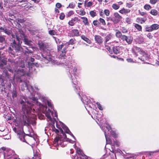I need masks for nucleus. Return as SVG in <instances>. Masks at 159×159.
I'll list each match as a JSON object with an SVG mask.
<instances>
[{
  "instance_id": "1",
  "label": "nucleus",
  "mask_w": 159,
  "mask_h": 159,
  "mask_svg": "<svg viewBox=\"0 0 159 159\" xmlns=\"http://www.w3.org/2000/svg\"><path fill=\"white\" fill-rule=\"evenodd\" d=\"M18 32L16 34V39H14L13 42L11 43V47H9L8 48L9 52L12 53L11 51L14 50L16 52H23L25 54L27 55V54L31 53L32 52L27 49L26 48V50H24L20 46V44L22 43L21 40H22L24 43L26 45L30 46L31 43L32 41L29 40L25 35L23 32L21 30H18Z\"/></svg>"
},
{
  "instance_id": "2",
  "label": "nucleus",
  "mask_w": 159,
  "mask_h": 159,
  "mask_svg": "<svg viewBox=\"0 0 159 159\" xmlns=\"http://www.w3.org/2000/svg\"><path fill=\"white\" fill-rule=\"evenodd\" d=\"M20 103L22 105V110L23 111L24 115H23L22 120L23 121L25 125L29 124L30 123V119L28 118L25 114L29 113L31 109L33 104L28 102H26L25 98H23L20 101Z\"/></svg>"
},
{
  "instance_id": "3",
  "label": "nucleus",
  "mask_w": 159,
  "mask_h": 159,
  "mask_svg": "<svg viewBox=\"0 0 159 159\" xmlns=\"http://www.w3.org/2000/svg\"><path fill=\"white\" fill-rule=\"evenodd\" d=\"M50 47L48 43L45 41L40 43V50H43L41 52V55L43 57L42 59L46 63H48L51 60L49 56V53L47 51L50 50L51 48Z\"/></svg>"
},
{
  "instance_id": "4",
  "label": "nucleus",
  "mask_w": 159,
  "mask_h": 159,
  "mask_svg": "<svg viewBox=\"0 0 159 159\" xmlns=\"http://www.w3.org/2000/svg\"><path fill=\"white\" fill-rule=\"evenodd\" d=\"M41 100L43 102V104L40 103V111L41 110L42 112L45 115L47 118L51 121H52V119L51 115L52 114L53 112L51 111L49 108H47V103L48 100L45 97H43Z\"/></svg>"
},
{
  "instance_id": "5",
  "label": "nucleus",
  "mask_w": 159,
  "mask_h": 159,
  "mask_svg": "<svg viewBox=\"0 0 159 159\" xmlns=\"http://www.w3.org/2000/svg\"><path fill=\"white\" fill-rule=\"evenodd\" d=\"M57 127L60 130L61 132V133L62 134L63 137H64V139L66 138V136L65 133L64 132L63 130L61 128L58 127L57 125ZM64 139L63 138L61 137L60 135L58 137H56V138L54 139V143L56 144H59L61 146H64V143L63 142V140Z\"/></svg>"
},
{
  "instance_id": "6",
  "label": "nucleus",
  "mask_w": 159,
  "mask_h": 159,
  "mask_svg": "<svg viewBox=\"0 0 159 159\" xmlns=\"http://www.w3.org/2000/svg\"><path fill=\"white\" fill-rule=\"evenodd\" d=\"M76 152V156H75L73 159H90V158L85 155L80 148H77Z\"/></svg>"
},
{
  "instance_id": "7",
  "label": "nucleus",
  "mask_w": 159,
  "mask_h": 159,
  "mask_svg": "<svg viewBox=\"0 0 159 159\" xmlns=\"http://www.w3.org/2000/svg\"><path fill=\"white\" fill-rule=\"evenodd\" d=\"M13 130L15 133H17L18 137L21 141L27 143L25 134L22 130H19L17 131L16 127L14 128Z\"/></svg>"
},
{
  "instance_id": "8",
  "label": "nucleus",
  "mask_w": 159,
  "mask_h": 159,
  "mask_svg": "<svg viewBox=\"0 0 159 159\" xmlns=\"http://www.w3.org/2000/svg\"><path fill=\"white\" fill-rule=\"evenodd\" d=\"M159 28V25L157 24H154L150 26L146 25L145 30L147 32H152L153 30H158Z\"/></svg>"
},
{
  "instance_id": "9",
  "label": "nucleus",
  "mask_w": 159,
  "mask_h": 159,
  "mask_svg": "<svg viewBox=\"0 0 159 159\" xmlns=\"http://www.w3.org/2000/svg\"><path fill=\"white\" fill-rule=\"evenodd\" d=\"M133 38L130 36H126L123 35L121 40L123 41H125L128 44H131L133 41Z\"/></svg>"
},
{
  "instance_id": "10",
  "label": "nucleus",
  "mask_w": 159,
  "mask_h": 159,
  "mask_svg": "<svg viewBox=\"0 0 159 159\" xmlns=\"http://www.w3.org/2000/svg\"><path fill=\"white\" fill-rule=\"evenodd\" d=\"M7 63V59L4 57L0 56V68L4 70V66Z\"/></svg>"
},
{
  "instance_id": "11",
  "label": "nucleus",
  "mask_w": 159,
  "mask_h": 159,
  "mask_svg": "<svg viewBox=\"0 0 159 159\" xmlns=\"http://www.w3.org/2000/svg\"><path fill=\"white\" fill-rule=\"evenodd\" d=\"M114 15L113 19L114 20H113V23L114 24H116L121 20L122 17L117 12L114 13Z\"/></svg>"
},
{
  "instance_id": "12",
  "label": "nucleus",
  "mask_w": 159,
  "mask_h": 159,
  "mask_svg": "<svg viewBox=\"0 0 159 159\" xmlns=\"http://www.w3.org/2000/svg\"><path fill=\"white\" fill-rule=\"evenodd\" d=\"M122 47L119 46H113L112 47L113 52L115 54H120L122 50Z\"/></svg>"
},
{
  "instance_id": "13",
  "label": "nucleus",
  "mask_w": 159,
  "mask_h": 159,
  "mask_svg": "<svg viewBox=\"0 0 159 159\" xmlns=\"http://www.w3.org/2000/svg\"><path fill=\"white\" fill-rule=\"evenodd\" d=\"M3 32L8 35H11L13 42L14 39H16V34L17 33V32H18L17 31H16V32L15 33V35L12 34L11 31L7 28H5V29H3Z\"/></svg>"
},
{
  "instance_id": "14",
  "label": "nucleus",
  "mask_w": 159,
  "mask_h": 159,
  "mask_svg": "<svg viewBox=\"0 0 159 159\" xmlns=\"http://www.w3.org/2000/svg\"><path fill=\"white\" fill-rule=\"evenodd\" d=\"M77 82H76L75 83H73L72 85L73 90L75 93H77L80 97L81 96L80 94V89L79 87L77 86Z\"/></svg>"
},
{
  "instance_id": "15",
  "label": "nucleus",
  "mask_w": 159,
  "mask_h": 159,
  "mask_svg": "<svg viewBox=\"0 0 159 159\" xmlns=\"http://www.w3.org/2000/svg\"><path fill=\"white\" fill-rule=\"evenodd\" d=\"M69 34L71 37L78 36L80 35V32L78 30L73 29L70 31Z\"/></svg>"
},
{
  "instance_id": "16",
  "label": "nucleus",
  "mask_w": 159,
  "mask_h": 159,
  "mask_svg": "<svg viewBox=\"0 0 159 159\" xmlns=\"http://www.w3.org/2000/svg\"><path fill=\"white\" fill-rule=\"evenodd\" d=\"M114 38V36L111 33H110L108 34L104 38L105 41L104 42V44H107V42L110 40H113Z\"/></svg>"
},
{
  "instance_id": "17",
  "label": "nucleus",
  "mask_w": 159,
  "mask_h": 159,
  "mask_svg": "<svg viewBox=\"0 0 159 159\" xmlns=\"http://www.w3.org/2000/svg\"><path fill=\"white\" fill-rule=\"evenodd\" d=\"M94 39L96 42L98 44H101L103 43V38L100 35H95L94 36Z\"/></svg>"
},
{
  "instance_id": "18",
  "label": "nucleus",
  "mask_w": 159,
  "mask_h": 159,
  "mask_svg": "<svg viewBox=\"0 0 159 159\" xmlns=\"http://www.w3.org/2000/svg\"><path fill=\"white\" fill-rule=\"evenodd\" d=\"M147 20V18L144 17L141 18L140 17H137L136 19V21L138 23H140L141 24L144 23Z\"/></svg>"
},
{
  "instance_id": "19",
  "label": "nucleus",
  "mask_w": 159,
  "mask_h": 159,
  "mask_svg": "<svg viewBox=\"0 0 159 159\" xmlns=\"http://www.w3.org/2000/svg\"><path fill=\"white\" fill-rule=\"evenodd\" d=\"M115 31L116 32L115 36L116 37L121 39V38H122L123 37V35L122 34V32L117 29H116Z\"/></svg>"
},
{
  "instance_id": "20",
  "label": "nucleus",
  "mask_w": 159,
  "mask_h": 159,
  "mask_svg": "<svg viewBox=\"0 0 159 159\" xmlns=\"http://www.w3.org/2000/svg\"><path fill=\"white\" fill-rule=\"evenodd\" d=\"M88 1V0H85L84 3V7L86 8L90 7L93 4V2H92L89 1L87 2Z\"/></svg>"
},
{
  "instance_id": "21",
  "label": "nucleus",
  "mask_w": 159,
  "mask_h": 159,
  "mask_svg": "<svg viewBox=\"0 0 159 159\" xmlns=\"http://www.w3.org/2000/svg\"><path fill=\"white\" fill-rule=\"evenodd\" d=\"M81 19L83 20V22L84 25L89 26V25L88 18L85 17H82Z\"/></svg>"
},
{
  "instance_id": "22",
  "label": "nucleus",
  "mask_w": 159,
  "mask_h": 159,
  "mask_svg": "<svg viewBox=\"0 0 159 159\" xmlns=\"http://www.w3.org/2000/svg\"><path fill=\"white\" fill-rule=\"evenodd\" d=\"M24 84L25 87L29 90L30 92L31 93L33 91L34 89L32 86L29 85L26 82H25Z\"/></svg>"
},
{
  "instance_id": "23",
  "label": "nucleus",
  "mask_w": 159,
  "mask_h": 159,
  "mask_svg": "<svg viewBox=\"0 0 159 159\" xmlns=\"http://www.w3.org/2000/svg\"><path fill=\"white\" fill-rule=\"evenodd\" d=\"M63 128L66 133L69 134H70L72 135V136L73 137H74L73 135L71 133V132L70 131L67 127L66 126H64V127H63Z\"/></svg>"
},
{
  "instance_id": "24",
  "label": "nucleus",
  "mask_w": 159,
  "mask_h": 159,
  "mask_svg": "<svg viewBox=\"0 0 159 159\" xmlns=\"http://www.w3.org/2000/svg\"><path fill=\"white\" fill-rule=\"evenodd\" d=\"M134 27L139 31H142V26L138 24H135L134 25Z\"/></svg>"
},
{
  "instance_id": "25",
  "label": "nucleus",
  "mask_w": 159,
  "mask_h": 159,
  "mask_svg": "<svg viewBox=\"0 0 159 159\" xmlns=\"http://www.w3.org/2000/svg\"><path fill=\"white\" fill-rule=\"evenodd\" d=\"M66 47L65 48H64L63 49L62 51L61 52V54L60 56L61 57H62L64 59L66 57Z\"/></svg>"
},
{
  "instance_id": "26",
  "label": "nucleus",
  "mask_w": 159,
  "mask_h": 159,
  "mask_svg": "<svg viewBox=\"0 0 159 159\" xmlns=\"http://www.w3.org/2000/svg\"><path fill=\"white\" fill-rule=\"evenodd\" d=\"M130 11L123 8L122 9L120 10L119 12L121 14L128 13L130 12Z\"/></svg>"
},
{
  "instance_id": "27",
  "label": "nucleus",
  "mask_w": 159,
  "mask_h": 159,
  "mask_svg": "<svg viewBox=\"0 0 159 159\" xmlns=\"http://www.w3.org/2000/svg\"><path fill=\"white\" fill-rule=\"evenodd\" d=\"M105 136L106 137V140L107 143L111 145H112L113 144H112V140H111L110 138L108 137H107V135L106 134H105Z\"/></svg>"
},
{
  "instance_id": "28",
  "label": "nucleus",
  "mask_w": 159,
  "mask_h": 159,
  "mask_svg": "<svg viewBox=\"0 0 159 159\" xmlns=\"http://www.w3.org/2000/svg\"><path fill=\"white\" fill-rule=\"evenodd\" d=\"M150 13L152 15L156 16L158 14V11L156 9H152L151 10Z\"/></svg>"
},
{
  "instance_id": "29",
  "label": "nucleus",
  "mask_w": 159,
  "mask_h": 159,
  "mask_svg": "<svg viewBox=\"0 0 159 159\" xmlns=\"http://www.w3.org/2000/svg\"><path fill=\"white\" fill-rule=\"evenodd\" d=\"M93 25L97 27L101 25L100 22L97 20H95L93 21Z\"/></svg>"
},
{
  "instance_id": "30",
  "label": "nucleus",
  "mask_w": 159,
  "mask_h": 159,
  "mask_svg": "<svg viewBox=\"0 0 159 159\" xmlns=\"http://www.w3.org/2000/svg\"><path fill=\"white\" fill-rule=\"evenodd\" d=\"M81 38L83 40L88 43H90V40L87 37H86L84 35H82L81 36Z\"/></svg>"
},
{
  "instance_id": "31",
  "label": "nucleus",
  "mask_w": 159,
  "mask_h": 159,
  "mask_svg": "<svg viewBox=\"0 0 159 159\" xmlns=\"http://www.w3.org/2000/svg\"><path fill=\"white\" fill-rule=\"evenodd\" d=\"M27 135H28L31 137V140L35 141V140L34 139V134L33 133H30L29 134H27Z\"/></svg>"
},
{
  "instance_id": "32",
  "label": "nucleus",
  "mask_w": 159,
  "mask_h": 159,
  "mask_svg": "<svg viewBox=\"0 0 159 159\" xmlns=\"http://www.w3.org/2000/svg\"><path fill=\"white\" fill-rule=\"evenodd\" d=\"M106 48L108 50L110 54H112V49H111V47L107 45V44H104Z\"/></svg>"
},
{
  "instance_id": "33",
  "label": "nucleus",
  "mask_w": 159,
  "mask_h": 159,
  "mask_svg": "<svg viewBox=\"0 0 159 159\" xmlns=\"http://www.w3.org/2000/svg\"><path fill=\"white\" fill-rule=\"evenodd\" d=\"M99 21L101 25H106V23L105 20L103 19L100 18L99 19Z\"/></svg>"
},
{
  "instance_id": "34",
  "label": "nucleus",
  "mask_w": 159,
  "mask_h": 159,
  "mask_svg": "<svg viewBox=\"0 0 159 159\" xmlns=\"http://www.w3.org/2000/svg\"><path fill=\"white\" fill-rule=\"evenodd\" d=\"M75 23L76 22H75L74 20L73 19L69 21L68 23V24L69 25L71 26H73L74 25Z\"/></svg>"
},
{
  "instance_id": "35",
  "label": "nucleus",
  "mask_w": 159,
  "mask_h": 159,
  "mask_svg": "<svg viewBox=\"0 0 159 159\" xmlns=\"http://www.w3.org/2000/svg\"><path fill=\"white\" fill-rule=\"evenodd\" d=\"M89 13L90 15L92 17H94L96 16V12L94 11H91Z\"/></svg>"
},
{
  "instance_id": "36",
  "label": "nucleus",
  "mask_w": 159,
  "mask_h": 159,
  "mask_svg": "<svg viewBox=\"0 0 159 159\" xmlns=\"http://www.w3.org/2000/svg\"><path fill=\"white\" fill-rule=\"evenodd\" d=\"M111 145V148L110 149V151L112 152L113 153H115V152L116 151L115 147L114 145L113 144Z\"/></svg>"
},
{
  "instance_id": "37",
  "label": "nucleus",
  "mask_w": 159,
  "mask_h": 159,
  "mask_svg": "<svg viewBox=\"0 0 159 159\" xmlns=\"http://www.w3.org/2000/svg\"><path fill=\"white\" fill-rule=\"evenodd\" d=\"M113 141L114 144L116 145L117 147H119L120 146V143L118 140L115 139Z\"/></svg>"
},
{
  "instance_id": "38",
  "label": "nucleus",
  "mask_w": 159,
  "mask_h": 159,
  "mask_svg": "<svg viewBox=\"0 0 159 159\" xmlns=\"http://www.w3.org/2000/svg\"><path fill=\"white\" fill-rule=\"evenodd\" d=\"M139 12L140 15L141 16H144V17L147 18L146 17L147 16V14L146 13L144 12L141 11L140 10H139Z\"/></svg>"
},
{
  "instance_id": "39",
  "label": "nucleus",
  "mask_w": 159,
  "mask_h": 159,
  "mask_svg": "<svg viewBox=\"0 0 159 159\" xmlns=\"http://www.w3.org/2000/svg\"><path fill=\"white\" fill-rule=\"evenodd\" d=\"M113 9L115 10H117L120 8V6L116 4H113L112 6Z\"/></svg>"
},
{
  "instance_id": "40",
  "label": "nucleus",
  "mask_w": 159,
  "mask_h": 159,
  "mask_svg": "<svg viewBox=\"0 0 159 159\" xmlns=\"http://www.w3.org/2000/svg\"><path fill=\"white\" fill-rule=\"evenodd\" d=\"M49 34L51 35H57V32L54 30H49L48 31Z\"/></svg>"
},
{
  "instance_id": "41",
  "label": "nucleus",
  "mask_w": 159,
  "mask_h": 159,
  "mask_svg": "<svg viewBox=\"0 0 159 159\" xmlns=\"http://www.w3.org/2000/svg\"><path fill=\"white\" fill-rule=\"evenodd\" d=\"M151 8V7L149 5L145 4L144 6V8L147 10H148Z\"/></svg>"
},
{
  "instance_id": "42",
  "label": "nucleus",
  "mask_w": 159,
  "mask_h": 159,
  "mask_svg": "<svg viewBox=\"0 0 159 159\" xmlns=\"http://www.w3.org/2000/svg\"><path fill=\"white\" fill-rule=\"evenodd\" d=\"M75 39H71L68 42V44L69 45L71 44L73 45L75 44Z\"/></svg>"
},
{
  "instance_id": "43",
  "label": "nucleus",
  "mask_w": 159,
  "mask_h": 159,
  "mask_svg": "<svg viewBox=\"0 0 159 159\" xmlns=\"http://www.w3.org/2000/svg\"><path fill=\"white\" fill-rule=\"evenodd\" d=\"M75 6V4L74 3H73V2H72L70 3L69 6L68 7L71 8H74Z\"/></svg>"
},
{
  "instance_id": "44",
  "label": "nucleus",
  "mask_w": 159,
  "mask_h": 159,
  "mask_svg": "<svg viewBox=\"0 0 159 159\" xmlns=\"http://www.w3.org/2000/svg\"><path fill=\"white\" fill-rule=\"evenodd\" d=\"M121 32L123 34L126 33L128 32V30L125 27H122Z\"/></svg>"
},
{
  "instance_id": "45",
  "label": "nucleus",
  "mask_w": 159,
  "mask_h": 159,
  "mask_svg": "<svg viewBox=\"0 0 159 159\" xmlns=\"http://www.w3.org/2000/svg\"><path fill=\"white\" fill-rule=\"evenodd\" d=\"M96 104H97V107L99 110H103V108L102 107L99 102H97L96 103Z\"/></svg>"
},
{
  "instance_id": "46",
  "label": "nucleus",
  "mask_w": 159,
  "mask_h": 159,
  "mask_svg": "<svg viewBox=\"0 0 159 159\" xmlns=\"http://www.w3.org/2000/svg\"><path fill=\"white\" fill-rule=\"evenodd\" d=\"M104 13L105 14L106 16H108L110 13V11L108 9H105L104 11Z\"/></svg>"
},
{
  "instance_id": "47",
  "label": "nucleus",
  "mask_w": 159,
  "mask_h": 159,
  "mask_svg": "<svg viewBox=\"0 0 159 159\" xmlns=\"http://www.w3.org/2000/svg\"><path fill=\"white\" fill-rule=\"evenodd\" d=\"M65 15L63 13H61L59 16V18L60 20H63L65 18Z\"/></svg>"
},
{
  "instance_id": "48",
  "label": "nucleus",
  "mask_w": 159,
  "mask_h": 159,
  "mask_svg": "<svg viewBox=\"0 0 159 159\" xmlns=\"http://www.w3.org/2000/svg\"><path fill=\"white\" fill-rule=\"evenodd\" d=\"M140 54L142 55L143 57L144 56H147V54L142 49L141 50L140 52H139Z\"/></svg>"
},
{
  "instance_id": "49",
  "label": "nucleus",
  "mask_w": 159,
  "mask_h": 159,
  "mask_svg": "<svg viewBox=\"0 0 159 159\" xmlns=\"http://www.w3.org/2000/svg\"><path fill=\"white\" fill-rule=\"evenodd\" d=\"M74 13V11H70L68 12L66 14V16L68 17L70 16H71L73 15Z\"/></svg>"
},
{
  "instance_id": "50",
  "label": "nucleus",
  "mask_w": 159,
  "mask_h": 159,
  "mask_svg": "<svg viewBox=\"0 0 159 159\" xmlns=\"http://www.w3.org/2000/svg\"><path fill=\"white\" fill-rule=\"evenodd\" d=\"M17 97V93L16 91L13 90L12 92V97L14 98V97Z\"/></svg>"
},
{
  "instance_id": "51",
  "label": "nucleus",
  "mask_w": 159,
  "mask_h": 159,
  "mask_svg": "<svg viewBox=\"0 0 159 159\" xmlns=\"http://www.w3.org/2000/svg\"><path fill=\"white\" fill-rule=\"evenodd\" d=\"M86 14V12L84 10H81L80 11V13L79 15L81 16H84Z\"/></svg>"
},
{
  "instance_id": "52",
  "label": "nucleus",
  "mask_w": 159,
  "mask_h": 159,
  "mask_svg": "<svg viewBox=\"0 0 159 159\" xmlns=\"http://www.w3.org/2000/svg\"><path fill=\"white\" fill-rule=\"evenodd\" d=\"M4 157L5 158H7V159H9L10 158H11V159H19V158H13L12 157H11V156H10L9 155H7V157H6L5 155H4Z\"/></svg>"
},
{
  "instance_id": "53",
  "label": "nucleus",
  "mask_w": 159,
  "mask_h": 159,
  "mask_svg": "<svg viewBox=\"0 0 159 159\" xmlns=\"http://www.w3.org/2000/svg\"><path fill=\"white\" fill-rule=\"evenodd\" d=\"M125 21L128 24H130L131 22V19L129 18H127L126 19Z\"/></svg>"
},
{
  "instance_id": "54",
  "label": "nucleus",
  "mask_w": 159,
  "mask_h": 159,
  "mask_svg": "<svg viewBox=\"0 0 159 159\" xmlns=\"http://www.w3.org/2000/svg\"><path fill=\"white\" fill-rule=\"evenodd\" d=\"M111 158L109 159H116V155L115 153H113L110 156Z\"/></svg>"
},
{
  "instance_id": "55",
  "label": "nucleus",
  "mask_w": 159,
  "mask_h": 159,
  "mask_svg": "<svg viewBox=\"0 0 159 159\" xmlns=\"http://www.w3.org/2000/svg\"><path fill=\"white\" fill-rule=\"evenodd\" d=\"M47 103H48V107H50L52 108H53V106L50 102L48 101Z\"/></svg>"
},
{
  "instance_id": "56",
  "label": "nucleus",
  "mask_w": 159,
  "mask_h": 159,
  "mask_svg": "<svg viewBox=\"0 0 159 159\" xmlns=\"http://www.w3.org/2000/svg\"><path fill=\"white\" fill-rule=\"evenodd\" d=\"M157 1V0H150V3L154 5L156 3Z\"/></svg>"
},
{
  "instance_id": "57",
  "label": "nucleus",
  "mask_w": 159,
  "mask_h": 159,
  "mask_svg": "<svg viewBox=\"0 0 159 159\" xmlns=\"http://www.w3.org/2000/svg\"><path fill=\"white\" fill-rule=\"evenodd\" d=\"M111 134L113 137L115 138H116L117 137V135L116 134V133L114 131H113L111 133Z\"/></svg>"
},
{
  "instance_id": "58",
  "label": "nucleus",
  "mask_w": 159,
  "mask_h": 159,
  "mask_svg": "<svg viewBox=\"0 0 159 159\" xmlns=\"http://www.w3.org/2000/svg\"><path fill=\"white\" fill-rule=\"evenodd\" d=\"M25 21V20L23 19H18L17 21L19 23H23Z\"/></svg>"
},
{
  "instance_id": "59",
  "label": "nucleus",
  "mask_w": 159,
  "mask_h": 159,
  "mask_svg": "<svg viewBox=\"0 0 159 159\" xmlns=\"http://www.w3.org/2000/svg\"><path fill=\"white\" fill-rule=\"evenodd\" d=\"M134 48L135 49L136 51H137L139 52H140L141 50L142 49L141 48H140L139 47H138L136 46L134 47Z\"/></svg>"
},
{
  "instance_id": "60",
  "label": "nucleus",
  "mask_w": 159,
  "mask_h": 159,
  "mask_svg": "<svg viewBox=\"0 0 159 159\" xmlns=\"http://www.w3.org/2000/svg\"><path fill=\"white\" fill-rule=\"evenodd\" d=\"M147 37L149 39H152L153 37V36L151 33H148L147 35Z\"/></svg>"
},
{
  "instance_id": "61",
  "label": "nucleus",
  "mask_w": 159,
  "mask_h": 159,
  "mask_svg": "<svg viewBox=\"0 0 159 159\" xmlns=\"http://www.w3.org/2000/svg\"><path fill=\"white\" fill-rule=\"evenodd\" d=\"M126 4V7L129 8H130L133 6L132 4L130 3H127Z\"/></svg>"
},
{
  "instance_id": "62",
  "label": "nucleus",
  "mask_w": 159,
  "mask_h": 159,
  "mask_svg": "<svg viewBox=\"0 0 159 159\" xmlns=\"http://www.w3.org/2000/svg\"><path fill=\"white\" fill-rule=\"evenodd\" d=\"M56 7L58 8H60L61 7V4L60 3H57L56 4Z\"/></svg>"
},
{
  "instance_id": "63",
  "label": "nucleus",
  "mask_w": 159,
  "mask_h": 159,
  "mask_svg": "<svg viewBox=\"0 0 159 159\" xmlns=\"http://www.w3.org/2000/svg\"><path fill=\"white\" fill-rule=\"evenodd\" d=\"M73 19L75 20V22H78V21H80V19H79V18L78 17H75Z\"/></svg>"
},
{
  "instance_id": "64",
  "label": "nucleus",
  "mask_w": 159,
  "mask_h": 159,
  "mask_svg": "<svg viewBox=\"0 0 159 159\" xmlns=\"http://www.w3.org/2000/svg\"><path fill=\"white\" fill-rule=\"evenodd\" d=\"M5 40V39L2 36H0V42H2L4 41Z\"/></svg>"
}]
</instances>
